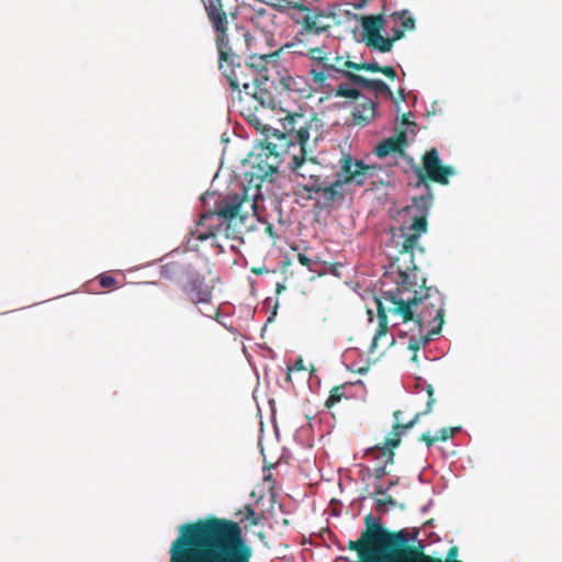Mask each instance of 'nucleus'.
I'll return each mask as SVG.
<instances>
[{"label":"nucleus","instance_id":"f257e3e1","mask_svg":"<svg viewBox=\"0 0 562 562\" xmlns=\"http://www.w3.org/2000/svg\"><path fill=\"white\" fill-rule=\"evenodd\" d=\"M285 128L295 132L290 138L289 133L273 134L268 145L257 146L249 155L259 177L266 178L278 172L280 165L286 161L288 168L296 177L307 180L303 188L307 192L317 193L321 189V164L307 149L312 132L315 140L319 136L323 123L314 113L295 114L284 123Z\"/></svg>","mask_w":562,"mask_h":562},{"label":"nucleus","instance_id":"f03ea898","mask_svg":"<svg viewBox=\"0 0 562 562\" xmlns=\"http://www.w3.org/2000/svg\"><path fill=\"white\" fill-rule=\"evenodd\" d=\"M169 554L170 562H251L254 550L238 522L207 516L179 526Z\"/></svg>","mask_w":562,"mask_h":562},{"label":"nucleus","instance_id":"7ed1b4c3","mask_svg":"<svg viewBox=\"0 0 562 562\" xmlns=\"http://www.w3.org/2000/svg\"><path fill=\"white\" fill-rule=\"evenodd\" d=\"M396 290L384 292L387 311L403 323L414 322L419 330L430 327L431 334L441 331L445 318V296L435 286H427L414 266L400 271Z\"/></svg>","mask_w":562,"mask_h":562},{"label":"nucleus","instance_id":"20e7f679","mask_svg":"<svg viewBox=\"0 0 562 562\" xmlns=\"http://www.w3.org/2000/svg\"><path fill=\"white\" fill-rule=\"evenodd\" d=\"M229 15L234 16L227 8L224 9V20L221 18L220 24H216L212 19H207L215 33L220 69L227 78L233 91H237L240 101H243L240 93L244 92L246 95L258 101L260 105H266L270 93L267 88L262 87L261 79L255 76L252 69L236 61L238 56L234 52L228 35Z\"/></svg>","mask_w":562,"mask_h":562},{"label":"nucleus","instance_id":"39448f33","mask_svg":"<svg viewBox=\"0 0 562 562\" xmlns=\"http://www.w3.org/2000/svg\"><path fill=\"white\" fill-rule=\"evenodd\" d=\"M257 211L256 201L248 196L247 190L243 189L240 193H228L215 203L214 212H206L201 215L196 227L192 231V238L200 241L214 239L217 236H224L227 239L237 238L235 227L238 220L241 224L247 217Z\"/></svg>","mask_w":562,"mask_h":562},{"label":"nucleus","instance_id":"423d86ee","mask_svg":"<svg viewBox=\"0 0 562 562\" xmlns=\"http://www.w3.org/2000/svg\"><path fill=\"white\" fill-rule=\"evenodd\" d=\"M366 529L358 540H349L347 549L356 551L359 562H398L395 548L409 542L405 529L390 531L380 521H374L371 514L364 517Z\"/></svg>","mask_w":562,"mask_h":562},{"label":"nucleus","instance_id":"0eeeda50","mask_svg":"<svg viewBox=\"0 0 562 562\" xmlns=\"http://www.w3.org/2000/svg\"><path fill=\"white\" fill-rule=\"evenodd\" d=\"M427 394H428V401L426 404V408L423 412H418L414 415V417L407 422L402 423L401 422V415L403 414L402 411L397 409L393 413V417L395 419V423L393 424L391 437L385 439V442L383 445H376L374 447H370L366 450L364 457L369 459H381L380 463H375L373 468V475L376 480H381L385 475H387L390 472L386 470L387 465L394 463V457L395 452L394 449L397 448L401 445V437L406 431L412 429L419 419L431 413L432 406L436 402L434 397V389L431 385H427Z\"/></svg>","mask_w":562,"mask_h":562},{"label":"nucleus","instance_id":"6e6552de","mask_svg":"<svg viewBox=\"0 0 562 562\" xmlns=\"http://www.w3.org/2000/svg\"><path fill=\"white\" fill-rule=\"evenodd\" d=\"M390 19L395 23L400 22L401 27H394L392 36L385 37L382 35L385 26L383 14L361 18L363 41L368 47L380 53H389L392 50L394 43L404 37L406 31L415 29V19L407 10L395 11L390 14Z\"/></svg>","mask_w":562,"mask_h":562},{"label":"nucleus","instance_id":"1a4fd4ad","mask_svg":"<svg viewBox=\"0 0 562 562\" xmlns=\"http://www.w3.org/2000/svg\"><path fill=\"white\" fill-rule=\"evenodd\" d=\"M164 279L176 281L183 278L180 289L189 302L194 305H212L214 280L206 281L205 277L191 265L170 261L161 266Z\"/></svg>","mask_w":562,"mask_h":562},{"label":"nucleus","instance_id":"9d476101","mask_svg":"<svg viewBox=\"0 0 562 562\" xmlns=\"http://www.w3.org/2000/svg\"><path fill=\"white\" fill-rule=\"evenodd\" d=\"M432 193L428 192L420 196L413 198L412 204L406 205L402 212L412 215V222L409 224H402L400 227L401 236L403 237L402 247L400 249L401 255L413 252L418 248L420 236L428 231V214L432 204Z\"/></svg>","mask_w":562,"mask_h":562},{"label":"nucleus","instance_id":"9b49d317","mask_svg":"<svg viewBox=\"0 0 562 562\" xmlns=\"http://www.w3.org/2000/svg\"><path fill=\"white\" fill-rule=\"evenodd\" d=\"M269 108H261V110H263V111H266ZM259 110H260V108H243L241 111H240V114L246 117L248 123L250 125H252L262 135H265V139L260 140V143L257 144L254 147V149L257 146L268 145L269 137L270 136L272 137L273 134L289 133L290 138L293 137L295 132L288 131V128H285V126H284V123L288 121L289 117L294 116L295 114H297L296 112L291 114L288 111H285L284 108H270V110H272V111L278 110V113H277L278 115H284V116H280L278 119L279 123L281 124V128H279V127L272 126L268 122H265L261 119V116L258 114Z\"/></svg>","mask_w":562,"mask_h":562},{"label":"nucleus","instance_id":"f8f14e48","mask_svg":"<svg viewBox=\"0 0 562 562\" xmlns=\"http://www.w3.org/2000/svg\"><path fill=\"white\" fill-rule=\"evenodd\" d=\"M422 161L423 166L415 170L418 177L417 186L425 183L427 180L446 186L449 183V177L456 173L453 167L442 165L436 148L427 150L423 155Z\"/></svg>","mask_w":562,"mask_h":562},{"label":"nucleus","instance_id":"ddd939ff","mask_svg":"<svg viewBox=\"0 0 562 562\" xmlns=\"http://www.w3.org/2000/svg\"><path fill=\"white\" fill-rule=\"evenodd\" d=\"M340 171L337 173L338 181L342 184L353 183L362 187L368 178H373L381 167L367 165L363 160H355L350 154L344 153L339 159Z\"/></svg>","mask_w":562,"mask_h":562},{"label":"nucleus","instance_id":"4468645a","mask_svg":"<svg viewBox=\"0 0 562 562\" xmlns=\"http://www.w3.org/2000/svg\"><path fill=\"white\" fill-rule=\"evenodd\" d=\"M329 18L330 15L325 11L319 9L312 10L305 4L300 5L299 10L291 15L295 23L302 25L304 32L313 34L328 31L330 29Z\"/></svg>","mask_w":562,"mask_h":562},{"label":"nucleus","instance_id":"2eb2a0df","mask_svg":"<svg viewBox=\"0 0 562 562\" xmlns=\"http://www.w3.org/2000/svg\"><path fill=\"white\" fill-rule=\"evenodd\" d=\"M457 555L458 547L456 546L448 550L446 560L426 554L422 543L409 546L407 542L395 548V558H397L398 562H462L456 559Z\"/></svg>","mask_w":562,"mask_h":562},{"label":"nucleus","instance_id":"dca6fc26","mask_svg":"<svg viewBox=\"0 0 562 562\" xmlns=\"http://www.w3.org/2000/svg\"><path fill=\"white\" fill-rule=\"evenodd\" d=\"M375 306L378 312V329L372 338L369 351L371 353L380 351L381 347L384 349L390 348L395 344L393 336L387 334L389 321H387V304L384 300V292L381 297H375Z\"/></svg>","mask_w":562,"mask_h":562},{"label":"nucleus","instance_id":"f3484780","mask_svg":"<svg viewBox=\"0 0 562 562\" xmlns=\"http://www.w3.org/2000/svg\"><path fill=\"white\" fill-rule=\"evenodd\" d=\"M282 50L283 47L269 53L251 54L245 66L255 71V76L261 79V85L263 86L270 79V70L278 68Z\"/></svg>","mask_w":562,"mask_h":562},{"label":"nucleus","instance_id":"a211bd4d","mask_svg":"<svg viewBox=\"0 0 562 562\" xmlns=\"http://www.w3.org/2000/svg\"><path fill=\"white\" fill-rule=\"evenodd\" d=\"M308 55L311 59L316 63L310 71L315 83L324 86L327 79L336 77V72L339 70V66L331 65L330 58L321 47L311 48L308 50Z\"/></svg>","mask_w":562,"mask_h":562},{"label":"nucleus","instance_id":"6ab92c4d","mask_svg":"<svg viewBox=\"0 0 562 562\" xmlns=\"http://www.w3.org/2000/svg\"><path fill=\"white\" fill-rule=\"evenodd\" d=\"M406 145H407L406 131H400L395 136L385 138L382 142H380L374 148V154L379 158H384L393 153L403 155L404 148Z\"/></svg>","mask_w":562,"mask_h":562},{"label":"nucleus","instance_id":"aec40b11","mask_svg":"<svg viewBox=\"0 0 562 562\" xmlns=\"http://www.w3.org/2000/svg\"><path fill=\"white\" fill-rule=\"evenodd\" d=\"M204 10L206 12L207 19L214 20L216 24H220L221 16L224 20V9H227L226 1L227 0H201Z\"/></svg>","mask_w":562,"mask_h":562},{"label":"nucleus","instance_id":"412c9836","mask_svg":"<svg viewBox=\"0 0 562 562\" xmlns=\"http://www.w3.org/2000/svg\"><path fill=\"white\" fill-rule=\"evenodd\" d=\"M342 186L344 184L340 181L336 180L331 184L325 187L323 181L321 180V189L317 193L323 194L324 205H330L336 200L342 199V193L340 192Z\"/></svg>","mask_w":562,"mask_h":562},{"label":"nucleus","instance_id":"4be33fe9","mask_svg":"<svg viewBox=\"0 0 562 562\" xmlns=\"http://www.w3.org/2000/svg\"><path fill=\"white\" fill-rule=\"evenodd\" d=\"M281 87L290 93L296 92L301 97H310V91L306 85L300 79V81L292 76L285 75L280 77Z\"/></svg>","mask_w":562,"mask_h":562},{"label":"nucleus","instance_id":"5701e85b","mask_svg":"<svg viewBox=\"0 0 562 562\" xmlns=\"http://www.w3.org/2000/svg\"><path fill=\"white\" fill-rule=\"evenodd\" d=\"M351 115V125L366 126L375 119L376 108H355Z\"/></svg>","mask_w":562,"mask_h":562},{"label":"nucleus","instance_id":"b1692460","mask_svg":"<svg viewBox=\"0 0 562 562\" xmlns=\"http://www.w3.org/2000/svg\"><path fill=\"white\" fill-rule=\"evenodd\" d=\"M350 384H340L337 386H334L330 390L329 396L325 402V406L327 408H331L336 404H338L342 398H349V396L346 393L347 389H350Z\"/></svg>","mask_w":562,"mask_h":562},{"label":"nucleus","instance_id":"393cba45","mask_svg":"<svg viewBox=\"0 0 562 562\" xmlns=\"http://www.w3.org/2000/svg\"><path fill=\"white\" fill-rule=\"evenodd\" d=\"M436 334H431V329L428 330V333L426 335H420L418 337L416 336H411L409 339H408V349L414 351V352H417L422 347L426 346L432 336H435ZM412 360L413 361H417V355L414 353V356L412 357Z\"/></svg>","mask_w":562,"mask_h":562},{"label":"nucleus","instance_id":"a878e982","mask_svg":"<svg viewBox=\"0 0 562 562\" xmlns=\"http://www.w3.org/2000/svg\"><path fill=\"white\" fill-rule=\"evenodd\" d=\"M267 5L279 12H288L291 9L299 10L300 5H303L300 0H267Z\"/></svg>","mask_w":562,"mask_h":562},{"label":"nucleus","instance_id":"bb28decb","mask_svg":"<svg viewBox=\"0 0 562 562\" xmlns=\"http://www.w3.org/2000/svg\"><path fill=\"white\" fill-rule=\"evenodd\" d=\"M368 90H372L376 95L378 94H385L387 98L393 99V94L389 86L381 79H370L368 87H366Z\"/></svg>","mask_w":562,"mask_h":562},{"label":"nucleus","instance_id":"cd10ccee","mask_svg":"<svg viewBox=\"0 0 562 562\" xmlns=\"http://www.w3.org/2000/svg\"><path fill=\"white\" fill-rule=\"evenodd\" d=\"M336 95L357 99L360 92L350 86V83H340L336 89Z\"/></svg>","mask_w":562,"mask_h":562},{"label":"nucleus","instance_id":"c85d7f7f","mask_svg":"<svg viewBox=\"0 0 562 562\" xmlns=\"http://www.w3.org/2000/svg\"><path fill=\"white\" fill-rule=\"evenodd\" d=\"M341 77H345L347 78L351 83L356 85V86H360L362 88L366 89V87H368V83H369V80L370 79H367L360 75H356V74H352L350 71H346L344 72V75Z\"/></svg>","mask_w":562,"mask_h":562},{"label":"nucleus","instance_id":"c756f323","mask_svg":"<svg viewBox=\"0 0 562 562\" xmlns=\"http://www.w3.org/2000/svg\"><path fill=\"white\" fill-rule=\"evenodd\" d=\"M461 427H445L441 428L437 434L438 441H446L454 436L456 432L460 431Z\"/></svg>","mask_w":562,"mask_h":562},{"label":"nucleus","instance_id":"7c9ffc66","mask_svg":"<svg viewBox=\"0 0 562 562\" xmlns=\"http://www.w3.org/2000/svg\"><path fill=\"white\" fill-rule=\"evenodd\" d=\"M382 496H383L382 498L376 499V505H375L376 510L384 512L386 505H391V506L395 505V499L391 495L385 494Z\"/></svg>","mask_w":562,"mask_h":562},{"label":"nucleus","instance_id":"2f4dec72","mask_svg":"<svg viewBox=\"0 0 562 562\" xmlns=\"http://www.w3.org/2000/svg\"><path fill=\"white\" fill-rule=\"evenodd\" d=\"M245 519L248 520L251 526H256L260 521V516L248 505L246 506Z\"/></svg>","mask_w":562,"mask_h":562},{"label":"nucleus","instance_id":"473e14b6","mask_svg":"<svg viewBox=\"0 0 562 562\" xmlns=\"http://www.w3.org/2000/svg\"><path fill=\"white\" fill-rule=\"evenodd\" d=\"M99 283L104 289H110L116 284V280L109 274H101L99 277Z\"/></svg>","mask_w":562,"mask_h":562},{"label":"nucleus","instance_id":"72a5a7b5","mask_svg":"<svg viewBox=\"0 0 562 562\" xmlns=\"http://www.w3.org/2000/svg\"><path fill=\"white\" fill-rule=\"evenodd\" d=\"M345 60H342L341 57H338L336 56L334 59H330V64L331 65H337L339 66V70H337L336 72V77H331L330 79H338L340 76L344 75V72H346V70H344V68L341 67V64L344 63Z\"/></svg>","mask_w":562,"mask_h":562},{"label":"nucleus","instance_id":"f704fd0d","mask_svg":"<svg viewBox=\"0 0 562 562\" xmlns=\"http://www.w3.org/2000/svg\"><path fill=\"white\" fill-rule=\"evenodd\" d=\"M360 67L362 70L371 72H380L381 66L378 63H361Z\"/></svg>","mask_w":562,"mask_h":562},{"label":"nucleus","instance_id":"c9c22d12","mask_svg":"<svg viewBox=\"0 0 562 562\" xmlns=\"http://www.w3.org/2000/svg\"><path fill=\"white\" fill-rule=\"evenodd\" d=\"M419 440L420 441H424L426 443L427 447H431L435 442L438 441L437 439V436H430L429 432H424L420 437H419Z\"/></svg>","mask_w":562,"mask_h":562},{"label":"nucleus","instance_id":"e433bc0d","mask_svg":"<svg viewBox=\"0 0 562 562\" xmlns=\"http://www.w3.org/2000/svg\"><path fill=\"white\" fill-rule=\"evenodd\" d=\"M383 75H385L387 78L394 80L396 78V71L392 66H381V70Z\"/></svg>","mask_w":562,"mask_h":562},{"label":"nucleus","instance_id":"4c0bfd02","mask_svg":"<svg viewBox=\"0 0 562 562\" xmlns=\"http://www.w3.org/2000/svg\"><path fill=\"white\" fill-rule=\"evenodd\" d=\"M393 485H395V482H390L387 487H383V485L381 484H375L374 485V492L376 495H385L386 494V491L392 487Z\"/></svg>","mask_w":562,"mask_h":562},{"label":"nucleus","instance_id":"58836bf2","mask_svg":"<svg viewBox=\"0 0 562 562\" xmlns=\"http://www.w3.org/2000/svg\"><path fill=\"white\" fill-rule=\"evenodd\" d=\"M297 261L304 266V267H307L310 270H312V260L304 254H299L297 255Z\"/></svg>","mask_w":562,"mask_h":562},{"label":"nucleus","instance_id":"ea45409f","mask_svg":"<svg viewBox=\"0 0 562 562\" xmlns=\"http://www.w3.org/2000/svg\"><path fill=\"white\" fill-rule=\"evenodd\" d=\"M341 67L344 68V70L347 71V69H353V70H362L361 67H360V64H357V63H353V61H350V60H346L341 64Z\"/></svg>","mask_w":562,"mask_h":562},{"label":"nucleus","instance_id":"a19ab883","mask_svg":"<svg viewBox=\"0 0 562 562\" xmlns=\"http://www.w3.org/2000/svg\"><path fill=\"white\" fill-rule=\"evenodd\" d=\"M409 116H411V112L403 113L401 116V124L406 125V126L415 125V123L409 120Z\"/></svg>","mask_w":562,"mask_h":562},{"label":"nucleus","instance_id":"79ce46f5","mask_svg":"<svg viewBox=\"0 0 562 562\" xmlns=\"http://www.w3.org/2000/svg\"><path fill=\"white\" fill-rule=\"evenodd\" d=\"M398 97H400L398 100L393 99L396 104H398L401 102H406L405 94H404V89H400L398 90Z\"/></svg>","mask_w":562,"mask_h":562},{"label":"nucleus","instance_id":"37998d69","mask_svg":"<svg viewBox=\"0 0 562 562\" xmlns=\"http://www.w3.org/2000/svg\"><path fill=\"white\" fill-rule=\"evenodd\" d=\"M203 314L209 316V317L218 316V308L215 307V306H212L210 308V313H203Z\"/></svg>","mask_w":562,"mask_h":562},{"label":"nucleus","instance_id":"c03bdc74","mask_svg":"<svg viewBox=\"0 0 562 562\" xmlns=\"http://www.w3.org/2000/svg\"><path fill=\"white\" fill-rule=\"evenodd\" d=\"M265 231H266V233H267L269 236H271V237H273V236H274V233H273V226H272L270 223H268V224H267V226H266Z\"/></svg>","mask_w":562,"mask_h":562},{"label":"nucleus","instance_id":"a18cd8bd","mask_svg":"<svg viewBox=\"0 0 562 562\" xmlns=\"http://www.w3.org/2000/svg\"><path fill=\"white\" fill-rule=\"evenodd\" d=\"M285 289H286V288H285V285H284V284H282V283H277V285H276V293H277V294H281Z\"/></svg>","mask_w":562,"mask_h":562},{"label":"nucleus","instance_id":"49530a36","mask_svg":"<svg viewBox=\"0 0 562 562\" xmlns=\"http://www.w3.org/2000/svg\"><path fill=\"white\" fill-rule=\"evenodd\" d=\"M256 13H257L258 16L265 18L266 14H267V10L266 9H258L256 11Z\"/></svg>","mask_w":562,"mask_h":562},{"label":"nucleus","instance_id":"de8ad7c7","mask_svg":"<svg viewBox=\"0 0 562 562\" xmlns=\"http://www.w3.org/2000/svg\"><path fill=\"white\" fill-rule=\"evenodd\" d=\"M251 271L255 274H262V272L265 271V268H252Z\"/></svg>","mask_w":562,"mask_h":562},{"label":"nucleus","instance_id":"09e8293b","mask_svg":"<svg viewBox=\"0 0 562 562\" xmlns=\"http://www.w3.org/2000/svg\"><path fill=\"white\" fill-rule=\"evenodd\" d=\"M295 368L297 370H302L303 369V361L301 359L295 362Z\"/></svg>","mask_w":562,"mask_h":562},{"label":"nucleus","instance_id":"8fccbe9b","mask_svg":"<svg viewBox=\"0 0 562 562\" xmlns=\"http://www.w3.org/2000/svg\"><path fill=\"white\" fill-rule=\"evenodd\" d=\"M363 105H372V106H375V105H378V103H376V102H374V101H370L368 104H366V103H364Z\"/></svg>","mask_w":562,"mask_h":562},{"label":"nucleus","instance_id":"3c124183","mask_svg":"<svg viewBox=\"0 0 562 562\" xmlns=\"http://www.w3.org/2000/svg\"><path fill=\"white\" fill-rule=\"evenodd\" d=\"M418 532H419L418 530H415V531H414V535H413V540H415V539L417 538V536H418Z\"/></svg>","mask_w":562,"mask_h":562},{"label":"nucleus","instance_id":"603ef678","mask_svg":"<svg viewBox=\"0 0 562 562\" xmlns=\"http://www.w3.org/2000/svg\"><path fill=\"white\" fill-rule=\"evenodd\" d=\"M373 461H375V463H380L381 462V459H372Z\"/></svg>","mask_w":562,"mask_h":562}]
</instances>
